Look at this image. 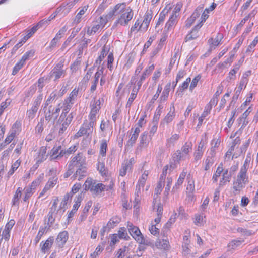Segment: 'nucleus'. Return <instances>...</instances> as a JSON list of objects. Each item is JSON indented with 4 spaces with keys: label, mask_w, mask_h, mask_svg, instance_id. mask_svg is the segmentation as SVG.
<instances>
[{
    "label": "nucleus",
    "mask_w": 258,
    "mask_h": 258,
    "mask_svg": "<svg viewBox=\"0 0 258 258\" xmlns=\"http://www.w3.org/2000/svg\"><path fill=\"white\" fill-rule=\"evenodd\" d=\"M119 15L115 24H119L121 26L128 25L134 16V12L130 7H126L125 3L116 4L112 9L108 13L109 18H112L114 16Z\"/></svg>",
    "instance_id": "1"
},
{
    "label": "nucleus",
    "mask_w": 258,
    "mask_h": 258,
    "mask_svg": "<svg viewBox=\"0 0 258 258\" xmlns=\"http://www.w3.org/2000/svg\"><path fill=\"white\" fill-rule=\"evenodd\" d=\"M247 182L248 176L247 175V172H245V169L240 170L236 179L233 182V189L234 194L235 195L239 194Z\"/></svg>",
    "instance_id": "2"
},
{
    "label": "nucleus",
    "mask_w": 258,
    "mask_h": 258,
    "mask_svg": "<svg viewBox=\"0 0 258 258\" xmlns=\"http://www.w3.org/2000/svg\"><path fill=\"white\" fill-rule=\"evenodd\" d=\"M85 190H90L93 195H98L104 191L105 185L102 183H96L95 181L91 178H87L84 183Z\"/></svg>",
    "instance_id": "3"
},
{
    "label": "nucleus",
    "mask_w": 258,
    "mask_h": 258,
    "mask_svg": "<svg viewBox=\"0 0 258 258\" xmlns=\"http://www.w3.org/2000/svg\"><path fill=\"white\" fill-rule=\"evenodd\" d=\"M101 101L100 99L94 100L92 101L90 104L91 111L89 115L90 126L94 125L97 120V114L98 113L100 108Z\"/></svg>",
    "instance_id": "4"
},
{
    "label": "nucleus",
    "mask_w": 258,
    "mask_h": 258,
    "mask_svg": "<svg viewBox=\"0 0 258 258\" xmlns=\"http://www.w3.org/2000/svg\"><path fill=\"white\" fill-rule=\"evenodd\" d=\"M48 108L45 111V121H47L49 123L51 120L53 122L57 118L60 111V104H58L57 106L50 105L48 106Z\"/></svg>",
    "instance_id": "5"
},
{
    "label": "nucleus",
    "mask_w": 258,
    "mask_h": 258,
    "mask_svg": "<svg viewBox=\"0 0 258 258\" xmlns=\"http://www.w3.org/2000/svg\"><path fill=\"white\" fill-rule=\"evenodd\" d=\"M63 116V115H60L56 122V125L59 126L58 133L59 135H62L64 133L74 118L73 113L69 114L67 117Z\"/></svg>",
    "instance_id": "6"
},
{
    "label": "nucleus",
    "mask_w": 258,
    "mask_h": 258,
    "mask_svg": "<svg viewBox=\"0 0 258 258\" xmlns=\"http://www.w3.org/2000/svg\"><path fill=\"white\" fill-rule=\"evenodd\" d=\"M127 227L130 234L140 244H147V241L144 238L138 227L134 226L130 222L127 223Z\"/></svg>",
    "instance_id": "7"
},
{
    "label": "nucleus",
    "mask_w": 258,
    "mask_h": 258,
    "mask_svg": "<svg viewBox=\"0 0 258 258\" xmlns=\"http://www.w3.org/2000/svg\"><path fill=\"white\" fill-rule=\"evenodd\" d=\"M66 76V70L64 69L63 62H58L49 74V79L56 81Z\"/></svg>",
    "instance_id": "8"
},
{
    "label": "nucleus",
    "mask_w": 258,
    "mask_h": 258,
    "mask_svg": "<svg viewBox=\"0 0 258 258\" xmlns=\"http://www.w3.org/2000/svg\"><path fill=\"white\" fill-rule=\"evenodd\" d=\"M85 164L86 158L83 156V153H79L72 158L69 165L74 169L75 167H80Z\"/></svg>",
    "instance_id": "9"
},
{
    "label": "nucleus",
    "mask_w": 258,
    "mask_h": 258,
    "mask_svg": "<svg viewBox=\"0 0 258 258\" xmlns=\"http://www.w3.org/2000/svg\"><path fill=\"white\" fill-rule=\"evenodd\" d=\"M89 125L90 122H88L87 121H85L79 130L75 135V137L78 138L85 135L89 136L90 133L92 132L94 126V125L91 126Z\"/></svg>",
    "instance_id": "10"
},
{
    "label": "nucleus",
    "mask_w": 258,
    "mask_h": 258,
    "mask_svg": "<svg viewBox=\"0 0 258 258\" xmlns=\"http://www.w3.org/2000/svg\"><path fill=\"white\" fill-rule=\"evenodd\" d=\"M152 18V12L151 10L147 11L144 16L142 23L140 25L138 30L146 31L149 27L151 20Z\"/></svg>",
    "instance_id": "11"
},
{
    "label": "nucleus",
    "mask_w": 258,
    "mask_h": 258,
    "mask_svg": "<svg viewBox=\"0 0 258 258\" xmlns=\"http://www.w3.org/2000/svg\"><path fill=\"white\" fill-rule=\"evenodd\" d=\"M204 142L203 140H201L197 147L194 153V162H198L200 160L203 155L204 151Z\"/></svg>",
    "instance_id": "12"
},
{
    "label": "nucleus",
    "mask_w": 258,
    "mask_h": 258,
    "mask_svg": "<svg viewBox=\"0 0 258 258\" xmlns=\"http://www.w3.org/2000/svg\"><path fill=\"white\" fill-rule=\"evenodd\" d=\"M154 65L153 64L147 68L140 76V79L137 82V85L139 87H141L143 81L151 74L154 69Z\"/></svg>",
    "instance_id": "13"
},
{
    "label": "nucleus",
    "mask_w": 258,
    "mask_h": 258,
    "mask_svg": "<svg viewBox=\"0 0 258 258\" xmlns=\"http://www.w3.org/2000/svg\"><path fill=\"white\" fill-rule=\"evenodd\" d=\"M54 240L53 236H50L45 242L42 241L40 243L41 251L43 253H45L50 250L54 242Z\"/></svg>",
    "instance_id": "14"
},
{
    "label": "nucleus",
    "mask_w": 258,
    "mask_h": 258,
    "mask_svg": "<svg viewBox=\"0 0 258 258\" xmlns=\"http://www.w3.org/2000/svg\"><path fill=\"white\" fill-rule=\"evenodd\" d=\"M202 26L201 24H198L195 26L191 32L186 36L185 41L187 42L196 39L199 36L198 31Z\"/></svg>",
    "instance_id": "15"
},
{
    "label": "nucleus",
    "mask_w": 258,
    "mask_h": 258,
    "mask_svg": "<svg viewBox=\"0 0 258 258\" xmlns=\"http://www.w3.org/2000/svg\"><path fill=\"white\" fill-rule=\"evenodd\" d=\"M178 17H176L175 14L171 15L169 17L168 21L166 22L164 27L165 31H171L176 25L178 21Z\"/></svg>",
    "instance_id": "16"
},
{
    "label": "nucleus",
    "mask_w": 258,
    "mask_h": 258,
    "mask_svg": "<svg viewBox=\"0 0 258 258\" xmlns=\"http://www.w3.org/2000/svg\"><path fill=\"white\" fill-rule=\"evenodd\" d=\"M68 239V233L66 231L59 233L56 240V242L59 247H62Z\"/></svg>",
    "instance_id": "17"
},
{
    "label": "nucleus",
    "mask_w": 258,
    "mask_h": 258,
    "mask_svg": "<svg viewBox=\"0 0 258 258\" xmlns=\"http://www.w3.org/2000/svg\"><path fill=\"white\" fill-rule=\"evenodd\" d=\"M247 83V80L245 79V78L243 77V79H241L239 86L235 89V93L232 97V100L231 103L233 101H236L240 95L241 92L243 89L244 86H246V84Z\"/></svg>",
    "instance_id": "18"
},
{
    "label": "nucleus",
    "mask_w": 258,
    "mask_h": 258,
    "mask_svg": "<svg viewBox=\"0 0 258 258\" xmlns=\"http://www.w3.org/2000/svg\"><path fill=\"white\" fill-rule=\"evenodd\" d=\"M175 107L174 104L172 103L170 108V111L167 114V115L165 117L163 121L161 122V123H166L167 124L171 122L174 119L175 113Z\"/></svg>",
    "instance_id": "19"
},
{
    "label": "nucleus",
    "mask_w": 258,
    "mask_h": 258,
    "mask_svg": "<svg viewBox=\"0 0 258 258\" xmlns=\"http://www.w3.org/2000/svg\"><path fill=\"white\" fill-rule=\"evenodd\" d=\"M23 188L22 187H18L12 199V205L18 206L20 203V199L22 196Z\"/></svg>",
    "instance_id": "20"
},
{
    "label": "nucleus",
    "mask_w": 258,
    "mask_h": 258,
    "mask_svg": "<svg viewBox=\"0 0 258 258\" xmlns=\"http://www.w3.org/2000/svg\"><path fill=\"white\" fill-rule=\"evenodd\" d=\"M51 124L49 123H48L47 121H45V119L44 118H42L35 127V132L37 133L41 134L44 130V126L49 128Z\"/></svg>",
    "instance_id": "21"
},
{
    "label": "nucleus",
    "mask_w": 258,
    "mask_h": 258,
    "mask_svg": "<svg viewBox=\"0 0 258 258\" xmlns=\"http://www.w3.org/2000/svg\"><path fill=\"white\" fill-rule=\"evenodd\" d=\"M50 154L52 159H58L59 157L63 156V151L61 150V146L53 147L51 150Z\"/></svg>",
    "instance_id": "22"
},
{
    "label": "nucleus",
    "mask_w": 258,
    "mask_h": 258,
    "mask_svg": "<svg viewBox=\"0 0 258 258\" xmlns=\"http://www.w3.org/2000/svg\"><path fill=\"white\" fill-rule=\"evenodd\" d=\"M241 63L242 62H241L240 61H239L237 63L235 64L233 66V69L230 71L228 74V76L227 78V79L228 81H230L231 80H234L235 79V74L239 70Z\"/></svg>",
    "instance_id": "23"
},
{
    "label": "nucleus",
    "mask_w": 258,
    "mask_h": 258,
    "mask_svg": "<svg viewBox=\"0 0 258 258\" xmlns=\"http://www.w3.org/2000/svg\"><path fill=\"white\" fill-rule=\"evenodd\" d=\"M86 173L87 169L85 165H84L80 167L77 168L74 176H75L76 178L78 177V180H80L82 178L86 176Z\"/></svg>",
    "instance_id": "24"
},
{
    "label": "nucleus",
    "mask_w": 258,
    "mask_h": 258,
    "mask_svg": "<svg viewBox=\"0 0 258 258\" xmlns=\"http://www.w3.org/2000/svg\"><path fill=\"white\" fill-rule=\"evenodd\" d=\"M156 246L161 249H168L169 248V242L167 238L159 239L155 243Z\"/></svg>",
    "instance_id": "25"
},
{
    "label": "nucleus",
    "mask_w": 258,
    "mask_h": 258,
    "mask_svg": "<svg viewBox=\"0 0 258 258\" xmlns=\"http://www.w3.org/2000/svg\"><path fill=\"white\" fill-rule=\"evenodd\" d=\"M223 35L220 33H217L216 38L213 39V38H211L209 39L208 42L210 44V47L212 48L213 46H218L223 39Z\"/></svg>",
    "instance_id": "26"
},
{
    "label": "nucleus",
    "mask_w": 258,
    "mask_h": 258,
    "mask_svg": "<svg viewBox=\"0 0 258 258\" xmlns=\"http://www.w3.org/2000/svg\"><path fill=\"white\" fill-rule=\"evenodd\" d=\"M34 194L33 192H32V190H31V188H27L26 187H25L24 189H23V192H22V200L24 202H27L29 203V200L30 198V197L33 195Z\"/></svg>",
    "instance_id": "27"
},
{
    "label": "nucleus",
    "mask_w": 258,
    "mask_h": 258,
    "mask_svg": "<svg viewBox=\"0 0 258 258\" xmlns=\"http://www.w3.org/2000/svg\"><path fill=\"white\" fill-rule=\"evenodd\" d=\"M180 136L178 134H174L172 135L171 137L168 138L166 140V146L168 147L174 146L175 143L179 139Z\"/></svg>",
    "instance_id": "28"
},
{
    "label": "nucleus",
    "mask_w": 258,
    "mask_h": 258,
    "mask_svg": "<svg viewBox=\"0 0 258 258\" xmlns=\"http://www.w3.org/2000/svg\"><path fill=\"white\" fill-rule=\"evenodd\" d=\"M58 98V93L56 91H53L49 95L48 99L44 103L43 110L47 108V107L54 100Z\"/></svg>",
    "instance_id": "29"
},
{
    "label": "nucleus",
    "mask_w": 258,
    "mask_h": 258,
    "mask_svg": "<svg viewBox=\"0 0 258 258\" xmlns=\"http://www.w3.org/2000/svg\"><path fill=\"white\" fill-rule=\"evenodd\" d=\"M107 49L106 48L105 46L103 47L100 55L98 57V58L96 59L95 62L94 66L97 67L98 65L101 64L102 61L104 58V57L107 55Z\"/></svg>",
    "instance_id": "30"
},
{
    "label": "nucleus",
    "mask_w": 258,
    "mask_h": 258,
    "mask_svg": "<svg viewBox=\"0 0 258 258\" xmlns=\"http://www.w3.org/2000/svg\"><path fill=\"white\" fill-rule=\"evenodd\" d=\"M149 142L148 137V133L144 132L140 137V147L141 148H146L148 145Z\"/></svg>",
    "instance_id": "31"
},
{
    "label": "nucleus",
    "mask_w": 258,
    "mask_h": 258,
    "mask_svg": "<svg viewBox=\"0 0 258 258\" xmlns=\"http://www.w3.org/2000/svg\"><path fill=\"white\" fill-rule=\"evenodd\" d=\"M140 132V129L139 127H136L129 141L127 142V145L132 146L136 142Z\"/></svg>",
    "instance_id": "32"
},
{
    "label": "nucleus",
    "mask_w": 258,
    "mask_h": 258,
    "mask_svg": "<svg viewBox=\"0 0 258 258\" xmlns=\"http://www.w3.org/2000/svg\"><path fill=\"white\" fill-rule=\"evenodd\" d=\"M187 156L182 154V152L179 150H177L173 154L172 158L173 160L176 162V163H179L181 160H185Z\"/></svg>",
    "instance_id": "33"
},
{
    "label": "nucleus",
    "mask_w": 258,
    "mask_h": 258,
    "mask_svg": "<svg viewBox=\"0 0 258 258\" xmlns=\"http://www.w3.org/2000/svg\"><path fill=\"white\" fill-rule=\"evenodd\" d=\"M192 150V144L191 143L186 142L184 145L181 147V150H179L182 154L187 156L188 155L189 153Z\"/></svg>",
    "instance_id": "34"
},
{
    "label": "nucleus",
    "mask_w": 258,
    "mask_h": 258,
    "mask_svg": "<svg viewBox=\"0 0 258 258\" xmlns=\"http://www.w3.org/2000/svg\"><path fill=\"white\" fill-rule=\"evenodd\" d=\"M88 6H84L79 12V13L77 14L76 16L75 19H74V22L75 23L78 24L79 23L82 17V16L85 14L86 12L87 11L88 9Z\"/></svg>",
    "instance_id": "35"
},
{
    "label": "nucleus",
    "mask_w": 258,
    "mask_h": 258,
    "mask_svg": "<svg viewBox=\"0 0 258 258\" xmlns=\"http://www.w3.org/2000/svg\"><path fill=\"white\" fill-rule=\"evenodd\" d=\"M120 221V219L119 217H113L107 224L108 229H110L115 226Z\"/></svg>",
    "instance_id": "36"
},
{
    "label": "nucleus",
    "mask_w": 258,
    "mask_h": 258,
    "mask_svg": "<svg viewBox=\"0 0 258 258\" xmlns=\"http://www.w3.org/2000/svg\"><path fill=\"white\" fill-rule=\"evenodd\" d=\"M191 246L189 244H182L183 253L184 255L188 256L189 258L194 257V253H191Z\"/></svg>",
    "instance_id": "37"
},
{
    "label": "nucleus",
    "mask_w": 258,
    "mask_h": 258,
    "mask_svg": "<svg viewBox=\"0 0 258 258\" xmlns=\"http://www.w3.org/2000/svg\"><path fill=\"white\" fill-rule=\"evenodd\" d=\"M80 201H76L74 205H73V207L72 210L69 213L67 220H68V223H69L70 221H71V218L74 216L75 213H76V211L78 210L79 207L80 206Z\"/></svg>",
    "instance_id": "38"
},
{
    "label": "nucleus",
    "mask_w": 258,
    "mask_h": 258,
    "mask_svg": "<svg viewBox=\"0 0 258 258\" xmlns=\"http://www.w3.org/2000/svg\"><path fill=\"white\" fill-rule=\"evenodd\" d=\"M107 149V141L105 139L102 140L100 147L99 153L102 157L106 156V150Z\"/></svg>",
    "instance_id": "39"
},
{
    "label": "nucleus",
    "mask_w": 258,
    "mask_h": 258,
    "mask_svg": "<svg viewBox=\"0 0 258 258\" xmlns=\"http://www.w3.org/2000/svg\"><path fill=\"white\" fill-rule=\"evenodd\" d=\"M117 234L119 239L127 240L130 238L124 227L120 228Z\"/></svg>",
    "instance_id": "40"
},
{
    "label": "nucleus",
    "mask_w": 258,
    "mask_h": 258,
    "mask_svg": "<svg viewBox=\"0 0 258 258\" xmlns=\"http://www.w3.org/2000/svg\"><path fill=\"white\" fill-rule=\"evenodd\" d=\"M131 166L132 163L131 161L127 162L125 164H123L122 168L120 170V175L124 176L126 174L127 170L131 169Z\"/></svg>",
    "instance_id": "41"
},
{
    "label": "nucleus",
    "mask_w": 258,
    "mask_h": 258,
    "mask_svg": "<svg viewBox=\"0 0 258 258\" xmlns=\"http://www.w3.org/2000/svg\"><path fill=\"white\" fill-rule=\"evenodd\" d=\"M143 69V66L142 63L139 64L135 72V75L132 77V79L131 80V83L132 84H135L136 83V82H137V77L139 73L141 72Z\"/></svg>",
    "instance_id": "42"
},
{
    "label": "nucleus",
    "mask_w": 258,
    "mask_h": 258,
    "mask_svg": "<svg viewBox=\"0 0 258 258\" xmlns=\"http://www.w3.org/2000/svg\"><path fill=\"white\" fill-rule=\"evenodd\" d=\"M101 27L99 24L94 25L92 27H88L87 34L89 35H94Z\"/></svg>",
    "instance_id": "43"
},
{
    "label": "nucleus",
    "mask_w": 258,
    "mask_h": 258,
    "mask_svg": "<svg viewBox=\"0 0 258 258\" xmlns=\"http://www.w3.org/2000/svg\"><path fill=\"white\" fill-rule=\"evenodd\" d=\"M223 171V167L222 164H220L217 168V170L213 176L212 180L214 182H216L218 178L220 176L221 173Z\"/></svg>",
    "instance_id": "44"
},
{
    "label": "nucleus",
    "mask_w": 258,
    "mask_h": 258,
    "mask_svg": "<svg viewBox=\"0 0 258 258\" xmlns=\"http://www.w3.org/2000/svg\"><path fill=\"white\" fill-rule=\"evenodd\" d=\"M231 177H232V175L230 173H229V174H227V175L225 174H223L222 178H221V179L220 181L219 186H223L225 184V183L226 182H229L231 180Z\"/></svg>",
    "instance_id": "45"
},
{
    "label": "nucleus",
    "mask_w": 258,
    "mask_h": 258,
    "mask_svg": "<svg viewBox=\"0 0 258 258\" xmlns=\"http://www.w3.org/2000/svg\"><path fill=\"white\" fill-rule=\"evenodd\" d=\"M165 181L159 179V181L157 184V187L155 189V194L156 195V197H158V195L160 194L162 190V188L164 186Z\"/></svg>",
    "instance_id": "46"
},
{
    "label": "nucleus",
    "mask_w": 258,
    "mask_h": 258,
    "mask_svg": "<svg viewBox=\"0 0 258 258\" xmlns=\"http://www.w3.org/2000/svg\"><path fill=\"white\" fill-rule=\"evenodd\" d=\"M43 99V95L40 93L39 95L35 98L32 108L38 109V107L40 105L41 101Z\"/></svg>",
    "instance_id": "47"
},
{
    "label": "nucleus",
    "mask_w": 258,
    "mask_h": 258,
    "mask_svg": "<svg viewBox=\"0 0 258 258\" xmlns=\"http://www.w3.org/2000/svg\"><path fill=\"white\" fill-rule=\"evenodd\" d=\"M25 63L22 60H20L14 66L13 71L12 75H15L24 66Z\"/></svg>",
    "instance_id": "48"
},
{
    "label": "nucleus",
    "mask_w": 258,
    "mask_h": 258,
    "mask_svg": "<svg viewBox=\"0 0 258 258\" xmlns=\"http://www.w3.org/2000/svg\"><path fill=\"white\" fill-rule=\"evenodd\" d=\"M194 223L196 225L198 226H201L203 225V216L198 214H195Z\"/></svg>",
    "instance_id": "49"
},
{
    "label": "nucleus",
    "mask_w": 258,
    "mask_h": 258,
    "mask_svg": "<svg viewBox=\"0 0 258 258\" xmlns=\"http://www.w3.org/2000/svg\"><path fill=\"white\" fill-rule=\"evenodd\" d=\"M35 51L33 50H31L26 52L22 57L21 60H22L24 63L27 60H28L30 58L33 57L34 55Z\"/></svg>",
    "instance_id": "50"
},
{
    "label": "nucleus",
    "mask_w": 258,
    "mask_h": 258,
    "mask_svg": "<svg viewBox=\"0 0 258 258\" xmlns=\"http://www.w3.org/2000/svg\"><path fill=\"white\" fill-rule=\"evenodd\" d=\"M57 178L53 176L49 179L45 186L50 189L54 187V186L57 183Z\"/></svg>",
    "instance_id": "51"
},
{
    "label": "nucleus",
    "mask_w": 258,
    "mask_h": 258,
    "mask_svg": "<svg viewBox=\"0 0 258 258\" xmlns=\"http://www.w3.org/2000/svg\"><path fill=\"white\" fill-rule=\"evenodd\" d=\"M141 187L136 185L135 191V202L138 204L141 200Z\"/></svg>",
    "instance_id": "52"
},
{
    "label": "nucleus",
    "mask_w": 258,
    "mask_h": 258,
    "mask_svg": "<svg viewBox=\"0 0 258 258\" xmlns=\"http://www.w3.org/2000/svg\"><path fill=\"white\" fill-rule=\"evenodd\" d=\"M48 222L46 226H50V228L51 227L52 225L55 222V218L53 217V211H49L48 215Z\"/></svg>",
    "instance_id": "53"
},
{
    "label": "nucleus",
    "mask_w": 258,
    "mask_h": 258,
    "mask_svg": "<svg viewBox=\"0 0 258 258\" xmlns=\"http://www.w3.org/2000/svg\"><path fill=\"white\" fill-rule=\"evenodd\" d=\"M114 61V57L112 53H110L107 57V67L109 70L112 71L113 67L112 63Z\"/></svg>",
    "instance_id": "54"
},
{
    "label": "nucleus",
    "mask_w": 258,
    "mask_h": 258,
    "mask_svg": "<svg viewBox=\"0 0 258 258\" xmlns=\"http://www.w3.org/2000/svg\"><path fill=\"white\" fill-rule=\"evenodd\" d=\"M201 79V76L198 75L196 76L193 80H192L190 87L189 89L190 91H192L193 89L197 86L198 81Z\"/></svg>",
    "instance_id": "55"
},
{
    "label": "nucleus",
    "mask_w": 258,
    "mask_h": 258,
    "mask_svg": "<svg viewBox=\"0 0 258 258\" xmlns=\"http://www.w3.org/2000/svg\"><path fill=\"white\" fill-rule=\"evenodd\" d=\"M38 110L33 108H31L30 109L27 111V116L28 117L29 119H33L36 115V112Z\"/></svg>",
    "instance_id": "56"
},
{
    "label": "nucleus",
    "mask_w": 258,
    "mask_h": 258,
    "mask_svg": "<svg viewBox=\"0 0 258 258\" xmlns=\"http://www.w3.org/2000/svg\"><path fill=\"white\" fill-rule=\"evenodd\" d=\"M74 102L73 101H72L68 98H67L64 99V100L63 102L62 107L68 108L69 109H71V108L72 107L73 105L74 104Z\"/></svg>",
    "instance_id": "57"
},
{
    "label": "nucleus",
    "mask_w": 258,
    "mask_h": 258,
    "mask_svg": "<svg viewBox=\"0 0 258 258\" xmlns=\"http://www.w3.org/2000/svg\"><path fill=\"white\" fill-rule=\"evenodd\" d=\"M100 77L98 75H96L95 74L94 80L92 82V85L91 87V92H93L96 89L97 84L98 83L99 79Z\"/></svg>",
    "instance_id": "58"
},
{
    "label": "nucleus",
    "mask_w": 258,
    "mask_h": 258,
    "mask_svg": "<svg viewBox=\"0 0 258 258\" xmlns=\"http://www.w3.org/2000/svg\"><path fill=\"white\" fill-rule=\"evenodd\" d=\"M45 79L44 77L40 78L38 79L36 84V86H37L38 87V92H41L44 86V81Z\"/></svg>",
    "instance_id": "59"
},
{
    "label": "nucleus",
    "mask_w": 258,
    "mask_h": 258,
    "mask_svg": "<svg viewBox=\"0 0 258 258\" xmlns=\"http://www.w3.org/2000/svg\"><path fill=\"white\" fill-rule=\"evenodd\" d=\"M168 11L165 10H163L159 14L158 21L156 24V25H159L160 23L163 22L166 17V15L167 14Z\"/></svg>",
    "instance_id": "60"
},
{
    "label": "nucleus",
    "mask_w": 258,
    "mask_h": 258,
    "mask_svg": "<svg viewBox=\"0 0 258 258\" xmlns=\"http://www.w3.org/2000/svg\"><path fill=\"white\" fill-rule=\"evenodd\" d=\"M213 163V159L212 157L208 156L205 160V170H208Z\"/></svg>",
    "instance_id": "61"
},
{
    "label": "nucleus",
    "mask_w": 258,
    "mask_h": 258,
    "mask_svg": "<svg viewBox=\"0 0 258 258\" xmlns=\"http://www.w3.org/2000/svg\"><path fill=\"white\" fill-rule=\"evenodd\" d=\"M203 7H198L195 10L194 12L191 15V17H192V18H194L195 20L199 18L201 13L203 11Z\"/></svg>",
    "instance_id": "62"
},
{
    "label": "nucleus",
    "mask_w": 258,
    "mask_h": 258,
    "mask_svg": "<svg viewBox=\"0 0 258 258\" xmlns=\"http://www.w3.org/2000/svg\"><path fill=\"white\" fill-rule=\"evenodd\" d=\"M59 41L57 40V38L55 37L51 41L49 46L47 47V50L49 51H51L53 49L56 47L57 43Z\"/></svg>",
    "instance_id": "63"
},
{
    "label": "nucleus",
    "mask_w": 258,
    "mask_h": 258,
    "mask_svg": "<svg viewBox=\"0 0 258 258\" xmlns=\"http://www.w3.org/2000/svg\"><path fill=\"white\" fill-rule=\"evenodd\" d=\"M97 168H98V170H99V172L102 175H106L107 171L105 169L104 163L99 162L98 164Z\"/></svg>",
    "instance_id": "64"
}]
</instances>
